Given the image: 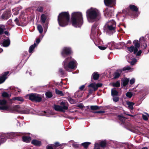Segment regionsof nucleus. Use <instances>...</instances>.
Returning a JSON list of instances; mask_svg holds the SVG:
<instances>
[{"label":"nucleus","instance_id":"36","mask_svg":"<svg viewBox=\"0 0 149 149\" xmlns=\"http://www.w3.org/2000/svg\"><path fill=\"white\" fill-rule=\"evenodd\" d=\"M1 96L3 97L9 98L11 96V95H9L7 92H3L2 93Z\"/></svg>","mask_w":149,"mask_h":149},{"label":"nucleus","instance_id":"28","mask_svg":"<svg viewBox=\"0 0 149 149\" xmlns=\"http://www.w3.org/2000/svg\"><path fill=\"white\" fill-rule=\"evenodd\" d=\"M22 8L21 7H20L15 8L14 9H12V11L13 13V15H17L19 13V10L20 9H21Z\"/></svg>","mask_w":149,"mask_h":149},{"label":"nucleus","instance_id":"51","mask_svg":"<svg viewBox=\"0 0 149 149\" xmlns=\"http://www.w3.org/2000/svg\"><path fill=\"white\" fill-rule=\"evenodd\" d=\"M6 79L1 76L0 77V84L3 83L6 80Z\"/></svg>","mask_w":149,"mask_h":149},{"label":"nucleus","instance_id":"3","mask_svg":"<svg viewBox=\"0 0 149 149\" xmlns=\"http://www.w3.org/2000/svg\"><path fill=\"white\" fill-rule=\"evenodd\" d=\"M77 61L71 56L66 57L63 62V66L66 71H70V69H73L77 67Z\"/></svg>","mask_w":149,"mask_h":149},{"label":"nucleus","instance_id":"27","mask_svg":"<svg viewBox=\"0 0 149 149\" xmlns=\"http://www.w3.org/2000/svg\"><path fill=\"white\" fill-rule=\"evenodd\" d=\"M3 42L2 45L3 46L6 47L8 46L10 42V40L8 39L6 40H3Z\"/></svg>","mask_w":149,"mask_h":149},{"label":"nucleus","instance_id":"42","mask_svg":"<svg viewBox=\"0 0 149 149\" xmlns=\"http://www.w3.org/2000/svg\"><path fill=\"white\" fill-rule=\"evenodd\" d=\"M107 47H108L110 50H112L114 47L113 43V42L108 43Z\"/></svg>","mask_w":149,"mask_h":149},{"label":"nucleus","instance_id":"47","mask_svg":"<svg viewBox=\"0 0 149 149\" xmlns=\"http://www.w3.org/2000/svg\"><path fill=\"white\" fill-rule=\"evenodd\" d=\"M133 94L131 92H127L126 93V96L129 98H131Z\"/></svg>","mask_w":149,"mask_h":149},{"label":"nucleus","instance_id":"59","mask_svg":"<svg viewBox=\"0 0 149 149\" xmlns=\"http://www.w3.org/2000/svg\"><path fill=\"white\" fill-rule=\"evenodd\" d=\"M135 82V80L134 78L131 79L130 81V83L131 85L133 84Z\"/></svg>","mask_w":149,"mask_h":149},{"label":"nucleus","instance_id":"29","mask_svg":"<svg viewBox=\"0 0 149 149\" xmlns=\"http://www.w3.org/2000/svg\"><path fill=\"white\" fill-rule=\"evenodd\" d=\"M6 134L8 135L7 139L13 138L15 137L17 135V133L15 132H11Z\"/></svg>","mask_w":149,"mask_h":149},{"label":"nucleus","instance_id":"49","mask_svg":"<svg viewBox=\"0 0 149 149\" xmlns=\"http://www.w3.org/2000/svg\"><path fill=\"white\" fill-rule=\"evenodd\" d=\"M72 146L75 148H79L80 145L78 144L73 143L72 144Z\"/></svg>","mask_w":149,"mask_h":149},{"label":"nucleus","instance_id":"62","mask_svg":"<svg viewBox=\"0 0 149 149\" xmlns=\"http://www.w3.org/2000/svg\"><path fill=\"white\" fill-rule=\"evenodd\" d=\"M59 71L61 73V74L62 75H63L64 74V70L62 68H60Z\"/></svg>","mask_w":149,"mask_h":149},{"label":"nucleus","instance_id":"50","mask_svg":"<svg viewBox=\"0 0 149 149\" xmlns=\"http://www.w3.org/2000/svg\"><path fill=\"white\" fill-rule=\"evenodd\" d=\"M113 100L115 102H117L119 100V97H118L116 96L115 97H113Z\"/></svg>","mask_w":149,"mask_h":149},{"label":"nucleus","instance_id":"38","mask_svg":"<svg viewBox=\"0 0 149 149\" xmlns=\"http://www.w3.org/2000/svg\"><path fill=\"white\" fill-rule=\"evenodd\" d=\"M55 91L56 94L57 95H60L61 96L64 95V94L62 91H60L57 88L55 89Z\"/></svg>","mask_w":149,"mask_h":149},{"label":"nucleus","instance_id":"18","mask_svg":"<svg viewBox=\"0 0 149 149\" xmlns=\"http://www.w3.org/2000/svg\"><path fill=\"white\" fill-rule=\"evenodd\" d=\"M122 72V70H117L114 73L113 79H116L119 78Z\"/></svg>","mask_w":149,"mask_h":149},{"label":"nucleus","instance_id":"34","mask_svg":"<svg viewBox=\"0 0 149 149\" xmlns=\"http://www.w3.org/2000/svg\"><path fill=\"white\" fill-rule=\"evenodd\" d=\"M135 49L134 46L133 45L127 47V49L130 52H134V53L135 54H136V53L134 52L135 50Z\"/></svg>","mask_w":149,"mask_h":149},{"label":"nucleus","instance_id":"19","mask_svg":"<svg viewBox=\"0 0 149 149\" xmlns=\"http://www.w3.org/2000/svg\"><path fill=\"white\" fill-rule=\"evenodd\" d=\"M104 12L105 14L107 15L108 17H111L112 15H113V12L107 8L106 9Z\"/></svg>","mask_w":149,"mask_h":149},{"label":"nucleus","instance_id":"8","mask_svg":"<svg viewBox=\"0 0 149 149\" xmlns=\"http://www.w3.org/2000/svg\"><path fill=\"white\" fill-rule=\"evenodd\" d=\"M18 106L12 107L10 105H6L0 106V110L4 111H11L18 112L17 109L19 108Z\"/></svg>","mask_w":149,"mask_h":149},{"label":"nucleus","instance_id":"21","mask_svg":"<svg viewBox=\"0 0 149 149\" xmlns=\"http://www.w3.org/2000/svg\"><path fill=\"white\" fill-rule=\"evenodd\" d=\"M12 100H17L21 102H22L24 100L23 98L21 97H14L11 99H9V101L11 102Z\"/></svg>","mask_w":149,"mask_h":149},{"label":"nucleus","instance_id":"61","mask_svg":"<svg viewBox=\"0 0 149 149\" xmlns=\"http://www.w3.org/2000/svg\"><path fill=\"white\" fill-rule=\"evenodd\" d=\"M98 47L100 49H101V50H104L105 49H106L107 48V47H103V46H98Z\"/></svg>","mask_w":149,"mask_h":149},{"label":"nucleus","instance_id":"5","mask_svg":"<svg viewBox=\"0 0 149 149\" xmlns=\"http://www.w3.org/2000/svg\"><path fill=\"white\" fill-rule=\"evenodd\" d=\"M116 24L113 20L109 21L105 25L104 30L107 32L113 34L116 32Z\"/></svg>","mask_w":149,"mask_h":149},{"label":"nucleus","instance_id":"57","mask_svg":"<svg viewBox=\"0 0 149 149\" xmlns=\"http://www.w3.org/2000/svg\"><path fill=\"white\" fill-rule=\"evenodd\" d=\"M68 100L70 102L71 104H73L74 103V101L73 99L71 97H69L68 98Z\"/></svg>","mask_w":149,"mask_h":149},{"label":"nucleus","instance_id":"1","mask_svg":"<svg viewBox=\"0 0 149 149\" xmlns=\"http://www.w3.org/2000/svg\"><path fill=\"white\" fill-rule=\"evenodd\" d=\"M71 23L75 27H80L83 23L82 13L80 12H74L71 14Z\"/></svg>","mask_w":149,"mask_h":149},{"label":"nucleus","instance_id":"40","mask_svg":"<svg viewBox=\"0 0 149 149\" xmlns=\"http://www.w3.org/2000/svg\"><path fill=\"white\" fill-rule=\"evenodd\" d=\"M7 101L5 99L0 100V105L1 106L7 105Z\"/></svg>","mask_w":149,"mask_h":149},{"label":"nucleus","instance_id":"39","mask_svg":"<svg viewBox=\"0 0 149 149\" xmlns=\"http://www.w3.org/2000/svg\"><path fill=\"white\" fill-rule=\"evenodd\" d=\"M112 85L114 87H119L120 86V81H118L115 83H113Z\"/></svg>","mask_w":149,"mask_h":149},{"label":"nucleus","instance_id":"11","mask_svg":"<svg viewBox=\"0 0 149 149\" xmlns=\"http://www.w3.org/2000/svg\"><path fill=\"white\" fill-rule=\"evenodd\" d=\"M11 10H6L3 13L1 16L2 20H7L11 16Z\"/></svg>","mask_w":149,"mask_h":149},{"label":"nucleus","instance_id":"56","mask_svg":"<svg viewBox=\"0 0 149 149\" xmlns=\"http://www.w3.org/2000/svg\"><path fill=\"white\" fill-rule=\"evenodd\" d=\"M142 118L145 121H147L148 120L147 116L143 114L142 115Z\"/></svg>","mask_w":149,"mask_h":149},{"label":"nucleus","instance_id":"6","mask_svg":"<svg viewBox=\"0 0 149 149\" xmlns=\"http://www.w3.org/2000/svg\"><path fill=\"white\" fill-rule=\"evenodd\" d=\"M29 99L32 102H40L42 99V95L35 93H31L28 95Z\"/></svg>","mask_w":149,"mask_h":149},{"label":"nucleus","instance_id":"26","mask_svg":"<svg viewBox=\"0 0 149 149\" xmlns=\"http://www.w3.org/2000/svg\"><path fill=\"white\" fill-rule=\"evenodd\" d=\"M22 139L23 141L27 143H29L31 140L30 137L27 136H23Z\"/></svg>","mask_w":149,"mask_h":149},{"label":"nucleus","instance_id":"45","mask_svg":"<svg viewBox=\"0 0 149 149\" xmlns=\"http://www.w3.org/2000/svg\"><path fill=\"white\" fill-rule=\"evenodd\" d=\"M43 6H39L38 8L36 10L42 13L43 12Z\"/></svg>","mask_w":149,"mask_h":149},{"label":"nucleus","instance_id":"43","mask_svg":"<svg viewBox=\"0 0 149 149\" xmlns=\"http://www.w3.org/2000/svg\"><path fill=\"white\" fill-rule=\"evenodd\" d=\"M45 95L46 97L48 98H50L53 96L52 92L50 91L47 92L45 93Z\"/></svg>","mask_w":149,"mask_h":149},{"label":"nucleus","instance_id":"7","mask_svg":"<svg viewBox=\"0 0 149 149\" xmlns=\"http://www.w3.org/2000/svg\"><path fill=\"white\" fill-rule=\"evenodd\" d=\"M129 7L130 9L127 10V14L130 15H131L133 16L137 17L138 15L137 13L136 12H137L138 10L137 7L133 5H130Z\"/></svg>","mask_w":149,"mask_h":149},{"label":"nucleus","instance_id":"25","mask_svg":"<svg viewBox=\"0 0 149 149\" xmlns=\"http://www.w3.org/2000/svg\"><path fill=\"white\" fill-rule=\"evenodd\" d=\"M121 82L123 86L125 87V86L128 84L129 80L127 78H125L124 79L121 80Z\"/></svg>","mask_w":149,"mask_h":149},{"label":"nucleus","instance_id":"4","mask_svg":"<svg viewBox=\"0 0 149 149\" xmlns=\"http://www.w3.org/2000/svg\"><path fill=\"white\" fill-rule=\"evenodd\" d=\"M86 13L87 18L91 20H95L100 16L99 12L92 8L88 10Z\"/></svg>","mask_w":149,"mask_h":149},{"label":"nucleus","instance_id":"37","mask_svg":"<svg viewBox=\"0 0 149 149\" xmlns=\"http://www.w3.org/2000/svg\"><path fill=\"white\" fill-rule=\"evenodd\" d=\"M42 23L44 24L45 23V21L47 19V16L44 14H42L41 17Z\"/></svg>","mask_w":149,"mask_h":149},{"label":"nucleus","instance_id":"54","mask_svg":"<svg viewBox=\"0 0 149 149\" xmlns=\"http://www.w3.org/2000/svg\"><path fill=\"white\" fill-rule=\"evenodd\" d=\"M9 72L7 71L4 72V74L3 75L1 76L4 77V78L6 79L7 78L6 76L9 74Z\"/></svg>","mask_w":149,"mask_h":149},{"label":"nucleus","instance_id":"53","mask_svg":"<svg viewBox=\"0 0 149 149\" xmlns=\"http://www.w3.org/2000/svg\"><path fill=\"white\" fill-rule=\"evenodd\" d=\"M131 69V68L129 66H127L125 67H124L123 69V71H124L127 70H130Z\"/></svg>","mask_w":149,"mask_h":149},{"label":"nucleus","instance_id":"22","mask_svg":"<svg viewBox=\"0 0 149 149\" xmlns=\"http://www.w3.org/2000/svg\"><path fill=\"white\" fill-rule=\"evenodd\" d=\"M117 116L118 120L121 122V124L125 125V120L126 118L122 114L119 115Z\"/></svg>","mask_w":149,"mask_h":149},{"label":"nucleus","instance_id":"20","mask_svg":"<svg viewBox=\"0 0 149 149\" xmlns=\"http://www.w3.org/2000/svg\"><path fill=\"white\" fill-rule=\"evenodd\" d=\"M52 146L54 147V148H56L57 147L60 146L61 148L62 149L64 147V145H65V144L63 143L62 144H60L58 142H56L54 143V144H52Z\"/></svg>","mask_w":149,"mask_h":149},{"label":"nucleus","instance_id":"12","mask_svg":"<svg viewBox=\"0 0 149 149\" xmlns=\"http://www.w3.org/2000/svg\"><path fill=\"white\" fill-rule=\"evenodd\" d=\"M102 85V83H98L96 84L95 83H92L88 86V87L93 88V91H95L97 90L98 88L101 87Z\"/></svg>","mask_w":149,"mask_h":149},{"label":"nucleus","instance_id":"41","mask_svg":"<svg viewBox=\"0 0 149 149\" xmlns=\"http://www.w3.org/2000/svg\"><path fill=\"white\" fill-rule=\"evenodd\" d=\"M90 109L92 110H96L100 109V108L97 105H92L90 107Z\"/></svg>","mask_w":149,"mask_h":149},{"label":"nucleus","instance_id":"2","mask_svg":"<svg viewBox=\"0 0 149 149\" xmlns=\"http://www.w3.org/2000/svg\"><path fill=\"white\" fill-rule=\"evenodd\" d=\"M70 16L68 12H62L58 16V21L59 26L65 27L68 25L70 21Z\"/></svg>","mask_w":149,"mask_h":149},{"label":"nucleus","instance_id":"44","mask_svg":"<svg viewBox=\"0 0 149 149\" xmlns=\"http://www.w3.org/2000/svg\"><path fill=\"white\" fill-rule=\"evenodd\" d=\"M38 30L40 33H42L43 32V28L42 26L40 25L39 24L38 25L37 27Z\"/></svg>","mask_w":149,"mask_h":149},{"label":"nucleus","instance_id":"16","mask_svg":"<svg viewBox=\"0 0 149 149\" xmlns=\"http://www.w3.org/2000/svg\"><path fill=\"white\" fill-rule=\"evenodd\" d=\"M31 143L36 146H40L42 145V142L36 139L33 140Z\"/></svg>","mask_w":149,"mask_h":149},{"label":"nucleus","instance_id":"17","mask_svg":"<svg viewBox=\"0 0 149 149\" xmlns=\"http://www.w3.org/2000/svg\"><path fill=\"white\" fill-rule=\"evenodd\" d=\"M133 43L134 45L135 52V53H136L138 51V48L140 47V44L138 42V40H135L133 42Z\"/></svg>","mask_w":149,"mask_h":149},{"label":"nucleus","instance_id":"60","mask_svg":"<svg viewBox=\"0 0 149 149\" xmlns=\"http://www.w3.org/2000/svg\"><path fill=\"white\" fill-rule=\"evenodd\" d=\"M136 62V59H134L133 60H132L131 62V64L132 65H134V64Z\"/></svg>","mask_w":149,"mask_h":149},{"label":"nucleus","instance_id":"10","mask_svg":"<svg viewBox=\"0 0 149 149\" xmlns=\"http://www.w3.org/2000/svg\"><path fill=\"white\" fill-rule=\"evenodd\" d=\"M96 146L99 147L101 149H104L107 146V143L106 140H102L98 143H95Z\"/></svg>","mask_w":149,"mask_h":149},{"label":"nucleus","instance_id":"14","mask_svg":"<svg viewBox=\"0 0 149 149\" xmlns=\"http://www.w3.org/2000/svg\"><path fill=\"white\" fill-rule=\"evenodd\" d=\"M97 25L96 24H94L92 27L91 33L95 35L97 34V36L99 34V30L98 29H96V28Z\"/></svg>","mask_w":149,"mask_h":149},{"label":"nucleus","instance_id":"35","mask_svg":"<svg viewBox=\"0 0 149 149\" xmlns=\"http://www.w3.org/2000/svg\"><path fill=\"white\" fill-rule=\"evenodd\" d=\"M37 45L36 43H34L33 45H31L29 48V53H31L32 52L33 50L34 49L35 47Z\"/></svg>","mask_w":149,"mask_h":149},{"label":"nucleus","instance_id":"52","mask_svg":"<svg viewBox=\"0 0 149 149\" xmlns=\"http://www.w3.org/2000/svg\"><path fill=\"white\" fill-rule=\"evenodd\" d=\"M127 146L128 149H134V146L132 144H128L127 145Z\"/></svg>","mask_w":149,"mask_h":149},{"label":"nucleus","instance_id":"13","mask_svg":"<svg viewBox=\"0 0 149 149\" xmlns=\"http://www.w3.org/2000/svg\"><path fill=\"white\" fill-rule=\"evenodd\" d=\"M116 1H104L105 5L109 7H112L115 5Z\"/></svg>","mask_w":149,"mask_h":149},{"label":"nucleus","instance_id":"33","mask_svg":"<svg viewBox=\"0 0 149 149\" xmlns=\"http://www.w3.org/2000/svg\"><path fill=\"white\" fill-rule=\"evenodd\" d=\"M127 104L128 105L129 108L131 110L133 109V106L134 104V103L131 102H127Z\"/></svg>","mask_w":149,"mask_h":149},{"label":"nucleus","instance_id":"30","mask_svg":"<svg viewBox=\"0 0 149 149\" xmlns=\"http://www.w3.org/2000/svg\"><path fill=\"white\" fill-rule=\"evenodd\" d=\"M54 109L56 111L63 112L61 109V106L57 105H54Z\"/></svg>","mask_w":149,"mask_h":149},{"label":"nucleus","instance_id":"23","mask_svg":"<svg viewBox=\"0 0 149 149\" xmlns=\"http://www.w3.org/2000/svg\"><path fill=\"white\" fill-rule=\"evenodd\" d=\"M60 105L61 106V109L63 112L64 111V110H66L68 109V104L67 103L65 102H62L60 103Z\"/></svg>","mask_w":149,"mask_h":149},{"label":"nucleus","instance_id":"48","mask_svg":"<svg viewBox=\"0 0 149 149\" xmlns=\"http://www.w3.org/2000/svg\"><path fill=\"white\" fill-rule=\"evenodd\" d=\"M142 39L143 40V41H144V42L143 43V49H146L147 46V44L146 42H145V41L144 40V38H143Z\"/></svg>","mask_w":149,"mask_h":149},{"label":"nucleus","instance_id":"63","mask_svg":"<svg viewBox=\"0 0 149 149\" xmlns=\"http://www.w3.org/2000/svg\"><path fill=\"white\" fill-rule=\"evenodd\" d=\"M142 53V51L141 50H140L139 51H138L137 52H136V56H139L141 55V54Z\"/></svg>","mask_w":149,"mask_h":149},{"label":"nucleus","instance_id":"31","mask_svg":"<svg viewBox=\"0 0 149 149\" xmlns=\"http://www.w3.org/2000/svg\"><path fill=\"white\" fill-rule=\"evenodd\" d=\"M91 144V142H86L82 143L81 144V146L84 147L85 149H87L89 145Z\"/></svg>","mask_w":149,"mask_h":149},{"label":"nucleus","instance_id":"32","mask_svg":"<svg viewBox=\"0 0 149 149\" xmlns=\"http://www.w3.org/2000/svg\"><path fill=\"white\" fill-rule=\"evenodd\" d=\"M111 95L112 97L117 96L118 95V92L116 90L112 89L111 90Z\"/></svg>","mask_w":149,"mask_h":149},{"label":"nucleus","instance_id":"15","mask_svg":"<svg viewBox=\"0 0 149 149\" xmlns=\"http://www.w3.org/2000/svg\"><path fill=\"white\" fill-rule=\"evenodd\" d=\"M8 135L6 134H4L0 135V143H3L6 141V139H7Z\"/></svg>","mask_w":149,"mask_h":149},{"label":"nucleus","instance_id":"64","mask_svg":"<svg viewBox=\"0 0 149 149\" xmlns=\"http://www.w3.org/2000/svg\"><path fill=\"white\" fill-rule=\"evenodd\" d=\"M85 87V85H83L81 86L79 88V89L81 91H82L84 89Z\"/></svg>","mask_w":149,"mask_h":149},{"label":"nucleus","instance_id":"58","mask_svg":"<svg viewBox=\"0 0 149 149\" xmlns=\"http://www.w3.org/2000/svg\"><path fill=\"white\" fill-rule=\"evenodd\" d=\"M16 24L18 25H20V23L19 22V20L17 18H16L14 20Z\"/></svg>","mask_w":149,"mask_h":149},{"label":"nucleus","instance_id":"55","mask_svg":"<svg viewBox=\"0 0 149 149\" xmlns=\"http://www.w3.org/2000/svg\"><path fill=\"white\" fill-rule=\"evenodd\" d=\"M93 113H105L104 111H95L93 112Z\"/></svg>","mask_w":149,"mask_h":149},{"label":"nucleus","instance_id":"24","mask_svg":"<svg viewBox=\"0 0 149 149\" xmlns=\"http://www.w3.org/2000/svg\"><path fill=\"white\" fill-rule=\"evenodd\" d=\"M100 77V74H98L97 72H93L91 76V79H93L94 80H97Z\"/></svg>","mask_w":149,"mask_h":149},{"label":"nucleus","instance_id":"9","mask_svg":"<svg viewBox=\"0 0 149 149\" xmlns=\"http://www.w3.org/2000/svg\"><path fill=\"white\" fill-rule=\"evenodd\" d=\"M72 53L73 52L70 47H65L63 49L61 52V54L63 57L65 58L72 54Z\"/></svg>","mask_w":149,"mask_h":149},{"label":"nucleus","instance_id":"46","mask_svg":"<svg viewBox=\"0 0 149 149\" xmlns=\"http://www.w3.org/2000/svg\"><path fill=\"white\" fill-rule=\"evenodd\" d=\"M4 27L3 25H0V35H2L4 32Z\"/></svg>","mask_w":149,"mask_h":149}]
</instances>
